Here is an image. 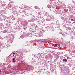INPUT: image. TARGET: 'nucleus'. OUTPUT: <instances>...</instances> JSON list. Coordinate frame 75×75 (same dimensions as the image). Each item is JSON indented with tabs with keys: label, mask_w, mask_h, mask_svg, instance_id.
Returning <instances> with one entry per match:
<instances>
[{
	"label": "nucleus",
	"mask_w": 75,
	"mask_h": 75,
	"mask_svg": "<svg viewBox=\"0 0 75 75\" xmlns=\"http://www.w3.org/2000/svg\"><path fill=\"white\" fill-rule=\"evenodd\" d=\"M54 45H55V46L56 47H57V44H55Z\"/></svg>",
	"instance_id": "obj_5"
},
{
	"label": "nucleus",
	"mask_w": 75,
	"mask_h": 75,
	"mask_svg": "<svg viewBox=\"0 0 75 75\" xmlns=\"http://www.w3.org/2000/svg\"><path fill=\"white\" fill-rule=\"evenodd\" d=\"M69 21L70 23H72V24L75 23V20L71 18H70L69 19Z\"/></svg>",
	"instance_id": "obj_1"
},
{
	"label": "nucleus",
	"mask_w": 75,
	"mask_h": 75,
	"mask_svg": "<svg viewBox=\"0 0 75 75\" xmlns=\"http://www.w3.org/2000/svg\"><path fill=\"white\" fill-rule=\"evenodd\" d=\"M0 72H1V71H0Z\"/></svg>",
	"instance_id": "obj_11"
},
{
	"label": "nucleus",
	"mask_w": 75,
	"mask_h": 75,
	"mask_svg": "<svg viewBox=\"0 0 75 75\" xmlns=\"http://www.w3.org/2000/svg\"><path fill=\"white\" fill-rule=\"evenodd\" d=\"M35 8H36V7H37V6H35Z\"/></svg>",
	"instance_id": "obj_8"
},
{
	"label": "nucleus",
	"mask_w": 75,
	"mask_h": 75,
	"mask_svg": "<svg viewBox=\"0 0 75 75\" xmlns=\"http://www.w3.org/2000/svg\"><path fill=\"white\" fill-rule=\"evenodd\" d=\"M16 62V61L15 60V61H13V62Z\"/></svg>",
	"instance_id": "obj_6"
},
{
	"label": "nucleus",
	"mask_w": 75,
	"mask_h": 75,
	"mask_svg": "<svg viewBox=\"0 0 75 75\" xmlns=\"http://www.w3.org/2000/svg\"><path fill=\"white\" fill-rule=\"evenodd\" d=\"M63 61L64 62H67V59H63Z\"/></svg>",
	"instance_id": "obj_2"
},
{
	"label": "nucleus",
	"mask_w": 75,
	"mask_h": 75,
	"mask_svg": "<svg viewBox=\"0 0 75 75\" xmlns=\"http://www.w3.org/2000/svg\"><path fill=\"white\" fill-rule=\"evenodd\" d=\"M15 59H16V58H13V60L15 61Z\"/></svg>",
	"instance_id": "obj_4"
},
{
	"label": "nucleus",
	"mask_w": 75,
	"mask_h": 75,
	"mask_svg": "<svg viewBox=\"0 0 75 75\" xmlns=\"http://www.w3.org/2000/svg\"><path fill=\"white\" fill-rule=\"evenodd\" d=\"M14 54H13V56H14Z\"/></svg>",
	"instance_id": "obj_9"
},
{
	"label": "nucleus",
	"mask_w": 75,
	"mask_h": 75,
	"mask_svg": "<svg viewBox=\"0 0 75 75\" xmlns=\"http://www.w3.org/2000/svg\"><path fill=\"white\" fill-rule=\"evenodd\" d=\"M16 54V53H13V54Z\"/></svg>",
	"instance_id": "obj_10"
},
{
	"label": "nucleus",
	"mask_w": 75,
	"mask_h": 75,
	"mask_svg": "<svg viewBox=\"0 0 75 75\" xmlns=\"http://www.w3.org/2000/svg\"><path fill=\"white\" fill-rule=\"evenodd\" d=\"M51 1H52L53 0H50Z\"/></svg>",
	"instance_id": "obj_7"
},
{
	"label": "nucleus",
	"mask_w": 75,
	"mask_h": 75,
	"mask_svg": "<svg viewBox=\"0 0 75 75\" xmlns=\"http://www.w3.org/2000/svg\"><path fill=\"white\" fill-rule=\"evenodd\" d=\"M47 7L48 8H50V7L51 6H50V5H48V6H47Z\"/></svg>",
	"instance_id": "obj_3"
}]
</instances>
